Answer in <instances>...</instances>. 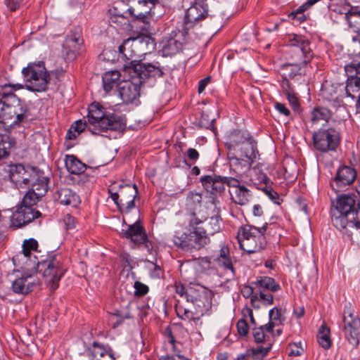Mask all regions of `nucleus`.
Segmentation results:
<instances>
[{"instance_id":"f257e3e1","label":"nucleus","mask_w":360,"mask_h":360,"mask_svg":"<svg viewBox=\"0 0 360 360\" xmlns=\"http://www.w3.org/2000/svg\"><path fill=\"white\" fill-rule=\"evenodd\" d=\"M22 88L20 84H5L0 86V137L9 135L8 130L20 124L29 115L25 102L13 93Z\"/></svg>"},{"instance_id":"f03ea898","label":"nucleus","mask_w":360,"mask_h":360,"mask_svg":"<svg viewBox=\"0 0 360 360\" xmlns=\"http://www.w3.org/2000/svg\"><path fill=\"white\" fill-rule=\"evenodd\" d=\"M187 302L191 303L188 307H184L179 301L176 304L175 310L178 317L200 326L202 323L201 317L212 306L210 293L202 287L191 288L187 293Z\"/></svg>"},{"instance_id":"7ed1b4c3","label":"nucleus","mask_w":360,"mask_h":360,"mask_svg":"<svg viewBox=\"0 0 360 360\" xmlns=\"http://www.w3.org/2000/svg\"><path fill=\"white\" fill-rule=\"evenodd\" d=\"M203 221L195 213L191 214L186 231H176L173 236L174 245L183 251L193 252L205 248L210 243L202 229Z\"/></svg>"},{"instance_id":"20e7f679","label":"nucleus","mask_w":360,"mask_h":360,"mask_svg":"<svg viewBox=\"0 0 360 360\" xmlns=\"http://www.w3.org/2000/svg\"><path fill=\"white\" fill-rule=\"evenodd\" d=\"M87 118L91 126L89 127V131L94 134H100L107 130L120 131L126 126L124 116L107 113L99 104L90 105Z\"/></svg>"},{"instance_id":"39448f33","label":"nucleus","mask_w":360,"mask_h":360,"mask_svg":"<svg viewBox=\"0 0 360 360\" xmlns=\"http://www.w3.org/2000/svg\"><path fill=\"white\" fill-rule=\"evenodd\" d=\"M266 229L267 224L261 228L250 224L241 226L237 236L240 248L249 255L264 250L267 244L265 237Z\"/></svg>"},{"instance_id":"423d86ee","label":"nucleus","mask_w":360,"mask_h":360,"mask_svg":"<svg viewBox=\"0 0 360 360\" xmlns=\"http://www.w3.org/2000/svg\"><path fill=\"white\" fill-rule=\"evenodd\" d=\"M355 196L349 194H342L338 196L336 205L332 210V222L335 227L348 233V226L353 225L351 217L354 215L356 210Z\"/></svg>"},{"instance_id":"0eeeda50","label":"nucleus","mask_w":360,"mask_h":360,"mask_svg":"<svg viewBox=\"0 0 360 360\" xmlns=\"http://www.w3.org/2000/svg\"><path fill=\"white\" fill-rule=\"evenodd\" d=\"M22 74L25 82L26 89L33 92H44L48 89L51 76L44 61L28 63L22 68Z\"/></svg>"},{"instance_id":"6e6552de","label":"nucleus","mask_w":360,"mask_h":360,"mask_svg":"<svg viewBox=\"0 0 360 360\" xmlns=\"http://www.w3.org/2000/svg\"><path fill=\"white\" fill-rule=\"evenodd\" d=\"M147 45V41L143 37L128 38L124 40L119 46V54L126 61L124 67L133 70L146 54Z\"/></svg>"},{"instance_id":"1a4fd4ad","label":"nucleus","mask_w":360,"mask_h":360,"mask_svg":"<svg viewBox=\"0 0 360 360\" xmlns=\"http://www.w3.org/2000/svg\"><path fill=\"white\" fill-rule=\"evenodd\" d=\"M41 271H43V277L46 285L51 291L56 290L59 285V281L63 277L65 269L62 265L60 257L55 255L49 257L40 264Z\"/></svg>"},{"instance_id":"9d476101","label":"nucleus","mask_w":360,"mask_h":360,"mask_svg":"<svg viewBox=\"0 0 360 360\" xmlns=\"http://www.w3.org/2000/svg\"><path fill=\"white\" fill-rule=\"evenodd\" d=\"M114 186L108 189L110 198L122 212H128L134 207V200L138 194L136 184L119 185V191L114 192Z\"/></svg>"},{"instance_id":"9b49d317","label":"nucleus","mask_w":360,"mask_h":360,"mask_svg":"<svg viewBox=\"0 0 360 360\" xmlns=\"http://www.w3.org/2000/svg\"><path fill=\"white\" fill-rule=\"evenodd\" d=\"M343 331L349 349L356 348L360 340V319L351 306H345L343 314Z\"/></svg>"},{"instance_id":"f8f14e48","label":"nucleus","mask_w":360,"mask_h":360,"mask_svg":"<svg viewBox=\"0 0 360 360\" xmlns=\"http://www.w3.org/2000/svg\"><path fill=\"white\" fill-rule=\"evenodd\" d=\"M314 147L326 153L335 150L341 140L340 132L334 128L320 129L312 136Z\"/></svg>"},{"instance_id":"ddd939ff","label":"nucleus","mask_w":360,"mask_h":360,"mask_svg":"<svg viewBox=\"0 0 360 360\" xmlns=\"http://www.w3.org/2000/svg\"><path fill=\"white\" fill-rule=\"evenodd\" d=\"M225 146L228 153L257 149L256 143L250 133L240 129L233 130L228 134Z\"/></svg>"},{"instance_id":"4468645a","label":"nucleus","mask_w":360,"mask_h":360,"mask_svg":"<svg viewBox=\"0 0 360 360\" xmlns=\"http://www.w3.org/2000/svg\"><path fill=\"white\" fill-rule=\"evenodd\" d=\"M143 82L133 75L131 80L122 81L117 84L118 95L125 104L138 105L140 103V90Z\"/></svg>"},{"instance_id":"2eb2a0df","label":"nucleus","mask_w":360,"mask_h":360,"mask_svg":"<svg viewBox=\"0 0 360 360\" xmlns=\"http://www.w3.org/2000/svg\"><path fill=\"white\" fill-rule=\"evenodd\" d=\"M289 53L292 63L300 64L301 66L310 63L313 58L309 41L300 35H295L291 39Z\"/></svg>"},{"instance_id":"dca6fc26","label":"nucleus","mask_w":360,"mask_h":360,"mask_svg":"<svg viewBox=\"0 0 360 360\" xmlns=\"http://www.w3.org/2000/svg\"><path fill=\"white\" fill-rule=\"evenodd\" d=\"M83 43L82 28L76 27L72 29L67 34L63 44V53L66 60H75L81 53Z\"/></svg>"},{"instance_id":"f3484780","label":"nucleus","mask_w":360,"mask_h":360,"mask_svg":"<svg viewBox=\"0 0 360 360\" xmlns=\"http://www.w3.org/2000/svg\"><path fill=\"white\" fill-rule=\"evenodd\" d=\"M256 152L257 149L228 153L231 168L238 174H243L250 170L256 159Z\"/></svg>"},{"instance_id":"a211bd4d","label":"nucleus","mask_w":360,"mask_h":360,"mask_svg":"<svg viewBox=\"0 0 360 360\" xmlns=\"http://www.w3.org/2000/svg\"><path fill=\"white\" fill-rule=\"evenodd\" d=\"M357 173L354 168L349 166H340L330 181V186L335 192L344 191L352 185L356 179Z\"/></svg>"},{"instance_id":"6ab92c4d","label":"nucleus","mask_w":360,"mask_h":360,"mask_svg":"<svg viewBox=\"0 0 360 360\" xmlns=\"http://www.w3.org/2000/svg\"><path fill=\"white\" fill-rule=\"evenodd\" d=\"M191 4V6L186 10L184 17V26L185 30L193 27L195 23L204 20L208 15L207 4L198 1Z\"/></svg>"},{"instance_id":"aec40b11","label":"nucleus","mask_w":360,"mask_h":360,"mask_svg":"<svg viewBox=\"0 0 360 360\" xmlns=\"http://www.w3.org/2000/svg\"><path fill=\"white\" fill-rule=\"evenodd\" d=\"M155 5L152 1L137 0L136 4L131 6V20L149 23L150 20L155 15Z\"/></svg>"},{"instance_id":"412c9836","label":"nucleus","mask_w":360,"mask_h":360,"mask_svg":"<svg viewBox=\"0 0 360 360\" xmlns=\"http://www.w3.org/2000/svg\"><path fill=\"white\" fill-rule=\"evenodd\" d=\"M227 181V186L231 188L229 193L231 200L240 205L248 204L252 198V192L245 186L241 185L237 179L231 177Z\"/></svg>"},{"instance_id":"4be33fe9","label":"nucleus","mask_w":360,"mask_h":360,"mask_svg":"<svg viewBox=\"0 0 360 360\" xmlns=\"http://www.w3.org/2000/svg\"><path fill=\"white\" fill-rule=\"evenodd\" d=\"M231 177L219 175H204L200 178V181L207 192L213 196L220 195L224 191V185H227V179Z\"/></svg>"},{"instance_id":"5701e85b","label":"nucleus","mask_w":360,"mask_h":360,"mask_svg":"<svg viewBox=\"0 0 360 360\" xmlns=\"http://www.w3.org/2000/svg\"><path fill=\"white\" fill-rule=\"evenodd\" d=\"M41 216L34 208L19 205L11 218L12 224L18 228L23 227Z\"/></svg>"},{"instance_id":"b1692460","label":"nucleus","mask_w":360,"mask_h":360,"mask_svg":"<svg viewBox=\"0 0 360 360\" xmlns=\"http://www.w3.org/2000/svg\"><path fill=\"white\" fill-rule=\"evenodd\" d=\"M349 27L356 33L352 37V46L354 51L359 50L360 54V10L355 7L352 8L347 13L344 14Z\"/></svg>"},{"instance_id":"393cba45","label":"nucleus","mask_w":360,"mask_h":360,"mask_svg":"<svg viewBox=\"0 0 360 360\" xmlns=\"http://www.w3.org/2000/svg\"><path fill=\"white\" fill-rule=\"evenodd\" d=\"M39 283V279L36 275L23 273L20 277L12 282L11 287L15 293L26 295L32 291Z\"/></svg>"},{"instance_id":"a878e982","label":"nucleus","mask_w":360,"mask_h":360,"mask_svg":"<svg viewBox=\"0 0 360 360\" xmlns=\"http://www.w3.org/2000/svg\"><path fill=\"white\" fill-rule=\"evenodd\" d=\"M136 77L143 79L149 77H161L164 75L163 67L159 62L142 63L137 64L132 70Z\"/></svg>"},{"instance_id":"bb28decb","label":"nucleus","mask_w":360,"mask_h":360,"mask_svg":"<svg viewBox=\"0 0 360 360\" xmlns=\"http://www.w3.org/2000/svg\"><path fill=\"white\" fill-rule=\"evenodd\" d=\"M24 175L22 179V185L33 187V185L41 184L48 185L49 178L45 176L44 172L37 167L29 165H25Z\"/></svg>"},{"instance_id":"cd10ccee","label":"nucleus","mask_w":360,"mask_h":360,"mask_svg":"<svg viewBox=\"0 0 360 360\" xmlns=\"http://www.w3.org/2000/svg\"><path fill=\"white\" fill-rule=\"evenodd\" d=\"M37 184H34L24 195L20 205L26 206L29 208H34L39 200L46 195L48 191V185L41 184L37 186Z\"/></svg>"},{"instance_id":"c85d7f7f","label":"nucleus","mask_w":360,"mask_h":360,"mask_svg":"<svg viewBox=\"0 0 360 360\" xmlns=\"http://www.w3.org/2000/svg\"><path fill=\"white\" fill-rule=\"evenodd\" d=\"M347 102L360 108V77L349 79L345 86Z\"/></svg>"},{"instance_id":"c756f323","label":"nucleus","mask_w":360,"mask_h":360,"mask_svg":"<svg viewBox=\"0 0 360 360\" xmlns=\"http://www.w3.org/2000/svg\"><path fill=\"white\" fill-rule=\"evenodd\" d=\"M56 200L65 205L77 207L80 202L79 196L72 189L64 187L58 189L54 194Z\"/></svg>"},{"instance_id":"7c9ffc66","label":"nucleus","mask_w":360,"mask_h":360,"mask_svg":"<svg viewBox=\"0 0 360 360\" xmlns=\"http://www.w3.org/2000/svg\"><path fill=\"white\" fill-rule=\"evenodd\" d=\"M184 33L179 31L175 32L174 36L169 37L163 42L162 51L165 55H174L178 53L182 48L181 41Z\"/></svg>"},{"instance_id":"2f4dec72","label":"nucleus","mask_w":360,"mask_h":360,"mask_svg":"<svg viewBox=\"0 0 360 360\" xmlns=\"http://www.w3.org/2000/svg\"><path fill=\"white\" fill-rule=\"evenodd\" d=\"M122 233L124 237L130 239L135 244L144 242L146 235L143 226L139 221L129 225L128 229L125 231L122 230Z\"/></svg>"},{"instance_id":"473e14b6","label":"nucleus","mask_w":360,"mask_h":360,"mask_svg":"<svg viewBox=\"0 0 360 360\" xmlns=\"http://www.w3.org/2000/svg\"><path fill=\"white\" fill-rule=\"evenodd\" d=\"M257 292H277L281 290L280 285L276 281L269 276H258L255 281H252Z\"/></svg>"},{"instance_id":"72a5a7b5","label":"nucleus","mask_w":360,"mask_h":360,"mask_svg":"<svg viewBox=\"0 0 360 360\" xmlns=\"http://www.w3.org/2000/svg\"><path fill=\"white\" fill-rule=\"evenodd\" d=\"M280 72L283 77V86L286 85L289 87L290 83L288 79H293L297 75L302 74V66L300 64L289 63L281 65Z\"/></svg>"},{"instance_id":"f704fd0d","label":"nucleus","mask_w":360,"mask_h":360,"mask_svg":"<svg viewBox=\"0 0 360 360\" xmlns=\"http://www.w3.org/2000/svg\"><path fill=\"white\" fill-rule=\"evenodd\" d=\"M214 260L218 266L226 270H229L232 276L235 275V269L233 266L229 248L227 246L223 245L221 247Z\"/></svg>"},{"instance_id":"c9c22d12","label":"nucleus","mask_w":360,"mask_h":360,"mask_svg":"<svg viewBox=\"0 0 360 360\" xmlns=\"http://www.w3.org/2000/svg\"><path fill=\"white\" fill-rule=\"evenodd\" d=\"M25 165L22 164H11L6 165L4 171L8 174L9 179L16 186H22Z\"/></svg>"},{"instance_id":"e433bc0d","label":"nucleus","mask_w":360,"mask_h":360,"mask_svg":"<svg viewBox=\"0 0 360 360\" xmlns=\"http://www.w3.org/2000/svg\"><path fill=\"white\" fill-rule=\"evenodd\" d=\"M112 352L113 350L110 346L98 342H94L88 349L89 360H100Z\"/></svg>"},{"instance_id":"4c0bfd02","label":"nucleus","mask_w":360,"mask_h":360,"mask_svg":"<svg viewBox=\"0 0 360 360\" xmlns=\"http://www.w3.org/2000/svg\"><path fill=\"white\" fill-rule=\"evenodd\" d=\"M269 321L266 324V331L273 333L274 328L282 325L285 320L282 309L274 307L269 311Z\"/></svg>"},{"instance_id":"58836bf2","label":"nucleus","mask_w":360,"mask_h":360,"mask_svg":"<svg viewBox=\"0 0 360 360\" xmlns=\"http://www.w3.org/2000/svg\"><path fill=\"white\" fill-rule=\"evenodd\" d=\"M65 164L68 172L73 174H79L84 172L86 169V165L73 155L65 156Z\"/></svg>"},{"instance_id":"ea45409f","label":"nucleus","mask_w":360,"mask_h":360,"mask_svg":"<svg viewBox=\"0 0 360 360\" xmlns=\"http://www.w3.org/2000/svg\"><path fill=\"white\" fill-rule=\"evenodd\" d=\"M203 221L202 229L207 237L213 236L220 231V218L219 216H213Z\"/></svg>"},{"instance_id":"a19ab883","label":"nucleus","mask_w":360,"mask_h":360,"mask_svg":"<svg viewBox=\"0 0 360 360\" xmlns=\"http://www.w3.org/2000/svg\"><path fill=\"white\" fill-rule=\"evenodd\" d=\"M120 74L117 70L108 71L103 76V86L106 93L110 92L114 86H117Z\"/></svg>"},{"instance_id":"79ce46f5","label":"nucleus","mask_w":360,"mask_h":360,"mask_svg":"<svg viewBox=\"0 0 360 360\" xmlns=\"http://www.w3.org/2000/svg\"><path fill=\"white\" fill-rule=\"evenodd\" d=\"M15 145V140L10 135L0 137V159L9 155L11 148Z\"/></svg>"},{"instance_id":"37998d69","label":"nucleus","mask_w":360,"mask_h":360,"mask_svg":"<svg viewBox=\"0 0 360 360\" xmlns=\"http://www.w3.org/2000/svg\"><path fill=\"white\" fill-rule=\"evenodd\" d=\"M241 293L245 298L250 297V302L255 309H259L260 304H258V292L255 288V285H252V282L248 285H245L242 290Z\"/></svg>"},{"instance_id":"c03bdc74","label":"nucleus","mask_w":360,"mask_h":360,"mask_svg":"<svg viewBox=\"0 0 360 360\" xmlns=\"http://www.w3.org/2000/svg\"><path fill=\"white\" fill-rule=\"evenodd\" d=\"M331 117L330 111L323 107H316L313 109L311 113V121L313 124H317L320 121L328 122Z\"/></svg>"},{"instance_id":"a18cd8bd","label":"nucleus","mask_w":360,"mask_h":360,"mask_svg":"<svg viewBox=\"0 0 360 360\" xmlns=\"http://www.w3.org/2000/svg\"><path fill=\"white\" fill-rule=\"evenodd\" d=\"M127 7V5L124 2H117L111 8L109 9V15H114L117 17L131 16V7Z\"/></svg>"},{"instance_id":"49530a36","label":"nucleus","mask_w":360,"mask_h":360,"mask_svg":"<svg viewBox=\"0 0 360 360\" xmlns=\"http://www.w3.org/2000/svg\"><path fill=\"white\" fill-rule=\"evenodd\" d=\"M319 344L324 349H328L331 346L330 338V329L325 325H322L317 335Z\"/></svg>"},{"instance_id":"de8ad7c7","label":"nucleus","mask_w":360,"mask_h":360,"mask_svg":"<svg viewBox=\"0 0 360 360\" xmlns=\"http://www.w3.org/2000/svg\"><path fill=\"white\" fill-rule=\"evenodd\" d=\"M38 248V243L34 238L25 240L22 244V254L25 257L30 258L31 257V252L37 250Z\"/></svg>"},{"instance_id":"09e8293b","label":"nucleus","mask_w":360,"mask_h":360,"mask_svg":"<svg viewBox=\"0 0 360 360\" xmlns=\"http://www.w3.org/2000/svg\"><path fill=\"white\" fill-rule=\"evenodd\" d=\"M270 349H271L270 346L266 347H258L257 348H252V349L248 350V352H249V355H250L252 359L261 360L265 356L267 355Z\"/></svg>"},{"instance_id":"8fccbe9b","label":"nucleus","mask_w":360,"mask_h":360,"mask_svg":"<svg viewBox=\"0 0 360 360\" xmlns=\"http://www.w3.org/2000/svg\"><path fill=\"white\" fill-rule=\"evenodd\" d=\"M266 327V324L253 328L252 335L256 342L261 343L266 340V333H268Z\"/></svg>"},{"instance_id":"3c124183","label":"nucleus","mask_w":360,"mask_h":360,"mask_svg":"<svg viewBox=\"0 0 360 360\" xmlns=\"http://www.w3.org/2000/svg\"><path fill=\"white\" fill-rule=\"evenodd\" d=\"M202 201V195L198 192L191 191L186 197V205L190 207H195Z\"/></svg>"},{"instance_id":"603ef678","label":"nucleus","mask_w":360,"mask_h":360,"mask_svg":"<svg viewBox=\"0 0 360 360\" xmlns=\"http://www.w3.org/2000/svg\"><path fill=\"white\" fill-rule=\"evenodd\" d=\"M102 56L104 60L112 63L118 60L119 58L121 57L120 54H119V51L117 52V51L112 50L110 49H104L103 51Z\"/></svg>"},{"instance_id":"864d4df0","label":"nucleus","mask_w":360,"mask_h":360,"mask_svg":"<svg viewBox=\"0 0 360 360\" xmlns=\"http://www.w3.org/2000/svg\"><path fill=\"white\" fill-rule=\"evenodd\" d=\"M273 292H260L258 293V304L262 302L264 305H271L274 304Z\"/></svg>"},{"instance_id":"5fc2aeb1","label":"nucleus","mask_w":360,"mask_h":360,"mask_svg":"<svg viewBox=\"0 0 360 360\" xmlns=\"http://www.w3.org/2000/svg\"><path fill=\"white\" fill-rule=\"evenodd\" d=\"M345 71L350 74H352L353 72H355L356 75L353 76L351 75V79L359 77L358 75H360V60H354L350 64L346 65Z\"/></svg>"},{"instance_id":"6e6d98bb","label":"nucleus","mask_w":360,"mask_h":360,"mask_svg":"<svg viewBox=\"0 0 360 360\" xmlns=\"http://www.w3.org/2000/svg\"><path fill=\"white\" fill-rule=\"evenodd\" d=\"M288 88V89L285 90L287 98L291 106L296 110L300 106L297 94L290 90V86Z\"/></svg>"},{"instance_id":"4d7b16f0","label":"nucleus","mask_w":360,"mask_h":360,"mask_svg":"<svg viewBox=\"0 0 360 360\" xmlns=\"http://www.w3.org/2000/svg\"><path fill=\"white\" fill-rule=\"evenodd\" d=\"M134 287L135 288L134 295L139 297L144 296L148 293L149 290L146 285L142 283L140 281H136L134 283Z\"/></svg>"},{"instance_id":"13d9d810","label":"nucleus","mask_w":360,"mask_h":360,"mask_svg":"<svg viewBox=\"0 0 360 360\" xmlns=\"http://www.w3.org/2000/svg\"><path fill=\"white\" fill-rule=\"evenodd\" d=\"M353 225L348 226V229L350 228H356L360 229V203L357 204L356 210H354V215L351 217Z\"/></svg>"},{"instance_id":"bf43d9fd","label":"nucleus","mask_w":360,"mask_h":360,"mask_svg":"<svg viewBox=\"0 0 360 360\" xmlns=\"http://www.w3.org/2000/svg\"><path fill=\"white\" fill-rule=\"evenodd\" d=\"M237 329L238 333L242 336H246L249 331V326L247 321L242 319H240L237 323Z\"/></svg>"},{"instance_id":"052dcab7","label":"nucleus","mask_w":360,"mask_h":360,"mask_svg":"<svg viewBox=\"0 0 360 360\" xmlns=\"http://www.w3.org/2000/svg\"><path fill=\"white\" fill-rule=\"evenodd\" d=\"M164 335L168 343L171 345L172 349L174 352H176V340L169 326L167 327V328L165 330Z\"/></svg>"},{"instance_id":"680f3d73","label":"nucleus","mask_w":360,"mask_h":360,"mask_svg":"<svg viewBox=\"0 0 360 360\" xmlns=\"http://www.w3.org/2000/svg\"><path fill=\"white\" fill-rule=\"evenodd\" d=\"M149 264L150 266L149 267L150 271V275L153 278H158L161 276L162 272V269L160 266L157 265L153 262H149Z\"/></svg>"},{"instance_id":"e2e57ef3","label":"nucleus","mask_w":360,"mask_h":360,"mask_svg":"<svg viewBox=\"0 0 360 360\" xmlns=\"http://www.w3.org/2000/svg\"><path fill=\"white\" fill-rule=\"evenodd\" d=\"M110 18L112 22H114L118 25H124L129 24L131 16H120L117 17L114 15H110Z\"/></svg>"},{"instance_id":"0e129e2a","label":"nucleus","mask_w":360,"mask_h":360,"mask_svg":"<svg viewBox=\"0 0 360 360\" xmlns=\"http://www.w3.org/2000/svg\"><path fill=\"white\" fill-rule=\"evenodd\" d=\"M24 0H5L7 8L11 11H15L22 4Z\"/></svg>"},{"instance_id":"69168bd1","label":"nucleus","mask_w":360,"mask_h":360,"mask_svg":"<svg viewBox=\"0 0 360 360\" xmlns=\"http://www.w3.org/2000/svg\"><path fill=\"white\" fill-rule=\"evenodd\" d=\"M86 127V122H83L82 120H79L72 124L70 127H72L74 131H76L77 134H80V133H82L85 129Z\"/></svg>"},{"instance_id":"338daca9","label":"nucleus","mask_w":360,"mask_h":360,"mask_svg":"<svg viewBox=\"0 0 360 360\" xmlns=\"http://www.w3.org/2000/svg\"><path fill=\"white\" fill-rule=\"evenodd\" d=\"M186 155L188 160L193 162V163L195 162L199 157L200 154L198 151L193 148H189L186 151Z\"/></svg>"},{"instance_id":"774afa93","label":"nucleus","mask_w":360,"mask_h":360,"mask_svg":"<svg viewBox=\"0 0 360 360\" xmlns=\"http://www.w3.org/2000/svg\"><path fill=\"white\" fill-rule=\"evenodd\" d=\"M191 287L186 288L183 285L176 284L175 285L176 292L181 297L185 298L187 301V293Z\"/></svg>"}]
</instances>
